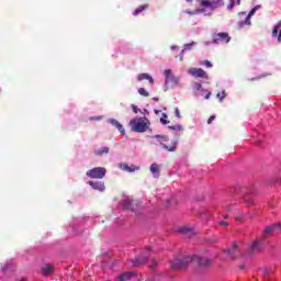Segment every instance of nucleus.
I'll use <instances>...</instances> for the list:
<instances>
[{"instance_id": "f257e3e1", "label": "nucleus", "mask_w": 281, "mask_h": 281, "mask_svg": "<svg viewBox=\"0 0 281 281\" xmlns=\"http://www.w3.org/2000/svg\"><path fill=\"white\" fill-rule=\"evenodd\" d=\"M190 262H196V265H199V267H202L205 269L212 265V259H207L205 257H201L198 255L181 256V257L173 259L170 262V265H171V269H173L175 271H179L181 269H186V267H188V265H190Z\"/></svg>"}, {"instance_id": "f03ea898", "label": "nucleus", "mask_w": 281, "mask_h": 281, "mask_svg": "<svg viewBox=\"0 0 281 281\" xmlns=\"http://www.w3.org/2000/svg\"><path fill=\"white\" fill-rule=\"evenodd\" d=\"M130 126H132V131H134V133H146V131L150 128V121L146 116L135 117L131 120Z\"/></svg>"}, {"instance_id": "7ed1b4c3", "label": "nucleus", "mask_w": 281, "mask_h": 281, "mask_svg": "<svg viewBox=\"0 0 281 281\" xmlns=\"http://www.w3.org/2000/svg\"><path fill=\"white\" fill-rule=\"evenodd\" d=\"M153 138L158 139V142L160 143V145L165 150H168L169 153H175V150H177V144H178L177 140H172V146H168L164 144V142H168L167 135H155L153 136Z\"/></svg>"}, {"instance_id": "20e7f679", "label": "nucleus", "mask_w": 281, "mask_h": 281, "mask_svg": "<svg viewBox=\"0 0 281 281\" xmlns=\"http://www.w3.org/2000/svg\"><path fill=\"white\" fill-rule=\"evenodd\" d=\"M86 175L89 179H104L106 176V169L104 167H95L87 171Z\"/></svg>"}, {"instance_id": "39448f33", "label": "nucleus", "mask_w": 281, "mask_h": 281, "mask_svg": "<svg viewBox=\"0 0 281 281\" xmlns=\"http://www.w3.org/2000/svg\"><path fill=\"white\" fill-rule=\"evenodd\" d=\"M260 251H262V239H256L248 247L246 256L247 258H251V256H256V254H260Z\"/></svg>"}, {"instance_id": "423d86ee", "label": "nucleus", "mask_w": 281, "mask_h": 281, "mask_svg": "<svg viewBox=\"0 0 281 281\" xmlns=\"http://www.w3.org/2000/svg\"><path fill=\"white\" fill-rule=\"evenodd\" d=\"M168 82H171L172 87H181V78L173 76L170 69L165 70V85Z\"/></svg>"}, {"instance_id": "0eeeda50", "label": "nucleus", "mask_w": 281, "mask_h": 281, "mask_svg": "<svg viewBox=\"0 0 281 281\" xmlns=\"http://www.w3.org/2000/svg\"><path fill=\"white\" fill-rule=\"evenodd\" d=\"M202 8H209L212 12V10H216V8H223L225 5V0H201Z\"/></svg>"}, {"instance_id": "6e6552de", "label": "nucleus", "mask_w": 281, "mask_h": 281, "mask_svg": "<svg viewBox=\"0 0 281 281\" xmlns=\"http://www.w3.org/2000/svg\"><path fill=\"white\" fill-rule=\"evenodd\" d=\"M280 232L281 223L272 224L263 229V236L265 238H267V236H276L277 234H280Z\"/></svg>"}, {"instance_id": "1a4fd4ad", "label": "nucleus", "mask_w": 281, "mask_h": 281, "mask_svg": "<svg viewBox=\"0 0 281 281\" xmlns=\"http://www.w3.org/2000/svg\"><path fill=\"white\" fill-rule=\"evenodd\" d=\"M232 41V37H229V34L227 33H217L213 35V41L215 45H221V43H229Z\"/></svg>"}, {"instance_id": "9d476101", "label": "nucleus", "mask_w": 281, "mask_h": 281, "mask_svg": "<svg viewBox=\"0 0 281 281\" xmlns=\"http://www.w3.org/2000/svg\"><path fill=\"white\" fill-rule=\"evenodd\" d=\"M240 251H243V250L240 249L238 244L234 243L232 249L224 250V254H226V256H228V258L234 260V258H236V256H238V254H240Z\"/></svg>"}, {"instance_id": "9b49d317", "label": "nucleus", "mask_w": 281, "mask_h": 281, "mask_svg": "<svg viewBox=\"0 0 281 281\" xmlns=\"http://www.w3.org/2000/svg\"><path fill=\"white\" fill-rule=\"evenodd\" d=\"M188 74L193 78H207V74L202 68H190Z\"/></svg>"}, {"instance_id": "f8f14e48", "label": "nucleus", "mask_w": 281, "mask_h": 281, "mask_svg": "<svg viewBox=\"0 0 281 281\" xmlns=\"http://www.w3.org/2000/svg\"><path fill=\"white\" fill-rule=\"evenodd\" d=\"M257 10H260V5H256L255 8L251 9V11L248 13L246 20L239 22V27H245V25H251V16H254V14H256Z\"/></svg>"}, {"instance_id": "ddd939ff", "label": "nucleus", "mask_w": 281, "mask_h": 281, "mask_svg": "<svg viewBox=\"0 0 281 281\" xmlns=\"http://www.w3.org/2000/svg\"><path fill=\"white\" fill-rule=\"evenodd\" d=\"M194 91H201L200 95H203V93H206L204 95L205 100H210V95H212V92H209L207 90L203 89V86L200 82H195L193 85Z\"/></svg>"}, {"instance_id": "4468645a", "label": "nucleus", "mask_w": 281, "mask_h": 281, "mask_svg": "<svg viewBox=\"0 0 281 281\" xmlns=\"http://www.w3.org/2000/svg\"><path fill=\"white\" fill-rule=\"evenodd\" d=\"M88 183L93 190H98L99 192H104L105 190L104 182L102 181H89Z\"/></svg>"}, {"instance_id": "2eb2a0df", "label": "nucleus", "mask_w": 281, "mask_h": 281, "mask_svg": "<svg viewBox=\"0 0 281 281\" xmlns=\"http://www.w3.org/2000/svg\"><path fill=\"white\" fill-rule=\"evenodd\" d=\"M137 80L138 82H142V80H148L149 85L153 87V85H155V79H153V76L144 72V74H139L137 76Z\"/></svg>"}, {"instance_id": "dca6fc26", "label": "nucleus", "mask_w": 281, "mask_h": 281, "mask_svg": "<svg viewBox=\"0 0 281 281\" xmlns=\"http://www.w3.org/2000/svg\"><path fill=\"white\" fill-rule=\"evenodd\" d=\"M109 123L112 124V126H115L117 131L121 132V135H126V131L124 130V126L121 125V123L117 122L115 119H109Z\"/></svg>"}, {"instance_id": "f3484780", "label": "nucleus", "mask_w": 281, "mask_h": 281, "mask_svg": "<svg viewBox=\"0 0 281 281\" xmlns=\"http://www.w3.org/2000/svg\"><path fill=\"white\" fill-rule=\"evenodd\" d=\"M272 36L277 37L278 43H281V21L272 30Z\"/></svg>"}, {"instance_id": "a211bd4d", "label": "nucleus", "mask_w": 281, "mask_h": 281, "mask_svg": "<svg viewBox=\"0 0 281 281\" xmlns=\"http://www.w3.org/2000/svg\"><path fill=\"white\" fill-rule=\"evenodd\" d=\"M122 206H123V210H131L132 212L135 211V207H133V200H131V198H125L122 201Z\"/></svg>"}, {"instance_id": "6ab92c4d", "label": "nucleus", "mask_w": 281, "mask_h": 281, "mask_svg": "<svg viewBox=\"0 0 281 281\" xmlns=\"http://www.w3.org/2000/svg\"><path fill=\"white\" fill-rule=\"evenodd\" d=\"M121 170H124L125 172H135V170H139V167L137 166H128V164H121L120 165Z\"/></svg>"}, {"instance_id": "aec40b11", "label": "nucleus", "mask_w": 281, "mask_h": 281, "mask_svg": "<svg viewBox=\"0 0 281 281\" xmlns=\"http://www.w3.org/2000/svg\"><path fill=\"white\" fill-rule=\"evenodd\" d=\"M194 45H196V43H194V42L184 44L183 49L180 53V60H183V54H186V52H190V49H192V47H194Z\"/></svg>"}, {"instance_id": "412c9836", "label": "nucleus", "mask_w": 281, "mask_h": 281, "mask_svg": "<svg viewBox=\"0 0 281 281\" xmlns=\"http://www.w3.org/2000/svg\"><path fill=\"white\" fill-rule=\"evenodd\" d=\"M259 273L263 276V278H269V276H272L273 273V268H260Z\"/></svg>"}, {"instance_id": "4be33fe9", "label": "nucleus", "mask_w": 281, "mask_h": 281, "mask_svg": "<svg viewBox=\"0 0 281 281\" xmlns=\"http://www.w3.org/2000/svg\"><path fill=\"white\" fill-rule=\"evenodd\" d=\"M150 172H151V175H153V177H154L155 179L159 178V172H160L159 165L153 164V165L150 166Z\"/></svg>"}, {"instance_id": "5701e85b", "label": "nucleus", "mask_w": 281, "mask_h": 281, "mask_svg": "<svg viewBox=\"0 0 281 281\" xmlns=\"http://www.w3.org/2000/svg\"><path fill=\"white\" fill-rule=\"evenodd\" d=\"M181 234H184V236H188L189 238H192L194 236V229L190 227H182L180 228Z\"/></svg>"}, {"instance_id": "b1692460", "label": "nucleus", "mask_w": 281, "mask_h": 281, "mask_svg": "<svg viewBox=\"0 0 281 281\" xmlns=\"http://www.w3.org/2000/svg\"><path fill=\"white\" fill-rule=\"evenodd\" d=\"M133 276H135L134 272H124L123 274L117 277V280L120 281L131 280Z\"/></svg>"}, {"instance_id": "393cba45", "label": "nucleus", "mask_w": 281, "mask_h": 281, "mask_svg": "<svg viewBox=\"0 0 281 281\" xmlns=\"http://www.w3.org/2000/svg\"><path fill=\"white\" fill-rule=\"evenodd\" d=\"M94 155L102 157V155H109V147H101L94 150Z\"/></svg>"}, {"instance_id": "a878e982", "label": "nucleus", "mask_w": 281, "mask_h": 281, "mask_svg": "<svg viewBox=\"0 0 281 281\" xmlns=\"http://www.w3.org/2000/svg\"><path fill=\"white\" fill-rule=\"evenodd\" d=\"M52 271H54V267H52L50 265H46L42 268V272L44 273V276H50Z\"/></svg>"}, {"instance_id": "bb28decb", "label": "nucleus", "mask_w": 281, "mask_h": 281, "mask_svg": "<svg viewBox=\"0 0 281 281\" xmlns=\"http://www.w3.org/2000/svg\"><path fill=\"white\" fill-rule=\"evenodd\" d=\"M188 14H204L205 16H210L212 12L205 13V8H202V9L195 10L194 12L188 11Z\"/></svg>"}, {"instance_id": "cd10ccee", "label": "nucleus", "mask_w": 281, "mask_h": 281, "mask_svg": "<svg viewBox=\"0 0 281 281\" xmlns=\"http://www.w3.org/2000/svg\"><path fill=\"white\" fill-rule=\"evenodd\" d=\"M229 4L227 5V10H234V5H240V0H229Z\"/></svg>"}, {"instance_id": "c85d7f7f", "label": "nucleus", "mask_w": 281, "mask_h": 281, "mask_svg": "<svg viewBox=\"0 0 281 281\" xmlns=\"http://www.w3.org/2000/svg\"><path fill=\"white\" fill-rule=\"evenodd\" d=\"M148 8V5H140L138 7L134 12H133V15L134 16H137V14H140V12H144V10H146Z\"/></svg>"}, {"instance_id": "c756f323", "label": "nucleus", "mask_w": 281, "mask_h": 281, "mask_svg": "<svg viewBox=\"0 0 281 281\" xmlns=\"http://www.w3.org/2000/svg\"><path fill=\"white\" fill-rule=\"evenodd\" d=\"M146 262H148V257L136 258V265H146Z\"/></svg>"}, {"instance_id": "7c9ffc66", "label": "nucleus", "mask_w": 281, "mask_h": 281, "mask_svg": "<svg viewBox=\"0 0 281 281\" xmlns=\"http://www.w3.org/2000/svg\"><path fill=\"white\" fill-rule=\"evenodd\" d=\"M138 93H139V95H144L145 98H148V95H149L148 91H146V89H144V88H139Z\"/></svg>"}, {"instance_id": "2f4dec72", "label": "nucleus", "mask_w": 281, "mask_h": 281, "mask_svg": "<svg viewBox=\"0 0 281 281\" xmlns=\"http://www.w3.org/2000/svg\"><path fill=\"white\" fill-rule=\"evenodd\" d=\"M169 130L170 131H183V126L177 124V125H173V126H169Z\"/></svg>"}, {"instance_id": "473e14b6", "label": "nucleus", "mask_w": 281, "mask_h": 281, "mask_svg": "<svg viewBox=\"0 0 281 281\" xmlns=\"http://www.w3.org/2000/svg\"><path fill=\"white\" fill-rule=\"evenodd\" d=\"M225 95H226V94H225V90H223V91H222V94H221V93H217V94H216V98L220 99V102H223Z\"/></svg>"}, {"instance_id": "72a5a7b5", "label": "nucleus", "mask_w": 281, "mask_h": 281, "mask_svg": "<svg viewBox=\"0 0 281 281\" xmlns=\"http://www.w3.org/2000/svg\"><path fill=\"white\" fill-rule=\"evenodd\" d=\"M245 214H237L236 216H235V221H238V222H240V221H245Z\"/></svg>"}, {"instance_id": "f704fd0d", "label": "nucleus", "mask_w": 281, "mask_h": 281, "mask_svg": "<svg viewBox=\"0 0 281 281\" xmlns=\"http://www.w3.org/2000/svg\"><path fill=\"white\" fill-rule=\"evenodd\" d=\"M132 111L134 113H142V110L139 108H137V105H135V104H132Z\"/></svg>"}, {"instance_id": "c9c22d12", "label": "nucleus", "mask_w": 281, "mask_h": 281, "mask_svg": "<svg viewBox=\"0 0 281 281\" xmlns=\"http://www.w3.org/2000/svg\"><path fill=\"white\" fill-rule=\"evenodd\" d=\"M244 201L247 205H254V200L248 199L247 196L244 198Z\"/></svg>"}, {"instance_id": "e433bc0d", "label": "nucleus", "mask_w": 281, "mask_h": 281, "mask_svg": "<svg viewBox=\"0 0 281 281\" xmlns=\"http://www.w3.org/2000/svg\"><path fill=\"white\" fill-rule=\"evenodd\" d=\"M10 267H12V261L7 262V266L2 267V271H8V269H10Z\"/></svg>"}, {"instance_id": "4c0bfd02", "label": "nucleus", "mask_w": 281, "mask_h": 281, "mask_svg": "<svg viewBox=\"0 0 281 281\" xmlns=\"http://www.w3.org/2000/svg\"><path fill=\"white\" fill-rule=\"evenodd\" d=\"M166 117H168V115L162 114V117L160 119L161 124H168V120H166Z\"/></svg>"}, {"instance_id": "58836bf2", "label": "nucleus", "mask_w": 281, "mask_h": 281, "mask_svg": "<svg viewBox=\"0 0 281 281\" xmlns=\"http://www.w3.org/2000/svg\"><path fill=\"white\" fill-rule=\"evenodd\" d=\"M150 269H155L157 267V260L153 259L151 265H149Z\"/></svg>"}, {"instance_id": "ea45409f", "label": "nucleus", "mask_w": 281, "mask_h": 281, "mask_svg": "<svg viewBox=\"0 0 281 281\" xmlns=\"http://www.w3.org/2000/svg\"><path fill=\"white\" fill-rule=\"evenodd\" d=\"M218 225H221L222 227H227V225H229V223H227L225 221H220Z\"/></svg>"}, {"instance_id": "a19ab883", "label": "nucleus", "mask_w": 281, "mask_h": 281, "mask_svg": "<svg viewBox=\"0 0 281 281\" xmlns=\"http://www.w3.org/2000/svg\"><path fill=\"white\" fill-rule=\"evenodd\" d=\"M203 65L207 68L212 67V63L210 60H204Z\"/></svg>"}, {"instance_id": "79ce46f5", "label": "nucleus", "mask_w": 281, "mask_h": 281, "mask_svg": "<svg viewBox=\"0 0 281 281\" xmlns=\"http://www.w3.org/2000/svg\"><path fill=\"white\" fill-rule=\"evenodd\" d=\"M214 120H216V116H214V115L210 116V119L207 120V124H212V122H214Z\"/></svg>"}, {"instance_id": "37998d69", "label": "nucleus", "mask_w": 281, "mask_h": 281, "mask_svg": "<svg viewBox=\"0 0 281 281\" xmlns=\"http://www.w3.org/2000/svg\"><path fill=\"white\" fill-rule=\"evenodd\" d=\"M176 117H181V113L179 112V108H176Z\"/></svg>"}, {"instance_id": "c03bdc74", "label": "nucleus", "mask_w": 281, "mask_h": 281, "mask_svg": "<svg viewBox=\"0 0 281 281\" xmlns=\"http://www.w3.org/2000/svg\"><path fill=\"white\" fill-rule=\"evenodd\" d=\"M140 113H142L143 115H148V110L144 109V110H142Z\"/></svg>"}, {"instance_id": "a18cd8bd", "label": "nucleus", "mask_w": 281, "mask_h": 281, "mask_svg": "<svg viewBox=\"0 0 281 281\" xmlns=\"http://www.w3.org/2000/svg\"><path fill=\"white\" fill-rule=\"evenodd\" d=\"M171 49H172V52H175V49H179V46L172 45V46H171Z\"/></svg>"}, {"instance_id": "49530a36", "label": "nucleus", "mask_w": 281, "mask_h": 281, "mask_svg": "<svg viewBox=\"0 0 281 281\" xmlns=\"http://www.w3.org/2000/svg\"><path fill=\"white\" fill-rule=\"evenodd\" d=\"M227 212H232V209H231V206H228V207H227Z\"/></svg>"}, {"instance_id": "de8ad7c7", "label": "nucleus", "mask_w": 281, "mask_h": 281, "mask_svg": "<svg viewBox=\"0 0 281 281\" xmlns=\"http://www.w3.org/2000/svg\"><path fill=\"white\" fill-rule=\"evenodd\" d=\"M154 100L157 102L159 99H157V98H154Z\"/></svg>"}, {"instance_id": "09e8293b", "label": "nucleus", "mask_w": 281, "mask_h": 281, "mask_svg": "<svg viewBox=\"0 0 281 281\" xmlns=\"http://www.w3.org/2000/svg\"><path fill=\"white\" fill-rule=\"evenodd\" d=\"M248 194H254V192H248Z\"/></svg>"}, {"instance_id": "8fccbe9b", "label": "nucleus", "mask_w": 281, "mask_h": 281, "mask_svg": "<svg viewBox=\"0 0 281 281\" xmlns=\"http://www.w3.org/2000/svg\"><path fill=\"white\" fill-rule=\"evenodd\" d=\"M224 216V218H227V215H223Z\"/></svg>"}, {"instance_id": "3c124183", "label": "nucleus", "mask_w": 281, "mask_h": 281, "mask_svg": "<svg viewBox=\"0 0 281 281\" xmlns=\"http://www.w3.org/2000/svg\"><path fill=\"white\" fill-rule=\"evenodd\" d=\"M97 120H101V117H97Z\"/></svg>"}, {"instance_id": "603ef678", "label": "nucleus", "mask_w": 281, "mask_h": 281, "mask_svg": "<svg viewBox=\"0 0 281 281\" xmlns=\"http://www.w3.org/2000/svg\"><path fill=\"white\" fill-rule=\"evenodd\" d=\"M187 1H192V0H187Z\"/></svg>"}]
</instances>
